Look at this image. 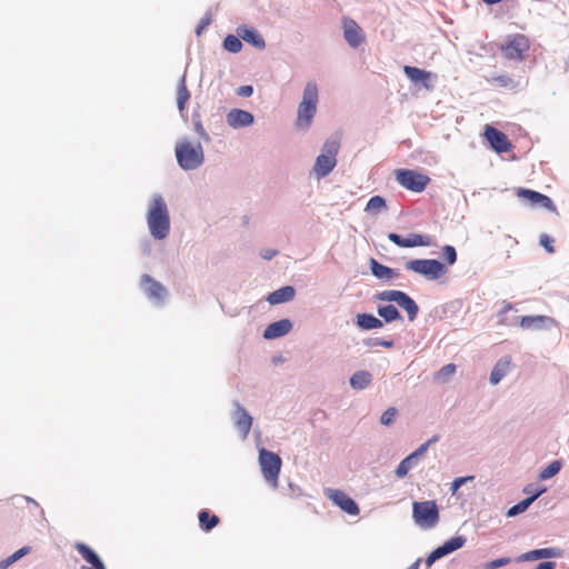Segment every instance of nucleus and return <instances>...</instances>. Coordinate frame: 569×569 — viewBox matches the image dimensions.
<instances>
[{
	"label": "nucleus",
	"mask_w": 569,
	"mask_h": 569,
	"mask_svg": "<svg viewBox=\"0 0 569 569\" xmlns=\"http://www.w3.org/2000/svg\"><path fill=\"white\" fill-rule=\"evenodd\" d=\"M398 415V409L396 407H389L380 417V423L382 426L389 427L391 426L396 417Z\"/></svg>",
	"instance_id": "45"
},
{
	"label": "nucleus",
	"mask_w": 569,
	"mask_h": 569,
	"mask_svg": "<svg viewBox=\"0 0 569 569\" xmlns=\"http://www.w3.org/2000/svg\"><path fill=\"white\" fill-rule=\"evenodd\" d=\"M296 296V289L293 286H282L280 287L279 289L277 290H273L272 292H270L266 300L271 305V306H277V305H281V303H286V302H289L291 301Z\"/></svg>",
	"instance_id": "24"
},
{
	"label": "nucleus",
	"mask_w": 569,
	"mask_h": 569,
	"mask_svg": "<svg viewBox=\"0 0 569 569\" xmlns=\"http://www.w3.org/2000/svg\"><path fill=\"white\" fill-rule=\"evenodd\" d=\"M397 306L405 310L408 316L409 321H415L419 313V306L407 292H403L401 299L398 301Z\"/></svg>",
	"instance_id": "31"
},
{
	"label": "nucleus",
	"mask_w": 569,
	"mask_h": 569,
	"mask_svg": "<svg viewBox=\"0 0 569 569\" xmlns=\"http://www.w3.org/2000/svg\"><path fill=\"white\" fill-rule=\"evenodd\" d=\"M511 369V357L503 356L501 357L496 365L493 366L489 381L491 385H498L510 371Z\"/></svg>",
	"instance_id": "25"
},
{
	"label": "nucleus",
	"mask_w": 569,
	"mask_h": 569,
	"mask_svg": "<svg viewBox=\"0 0 569 569\" xmlns=\"http://www.w3.org/2000/svg\"><path fill=\"white\" fill-rule=\"evenodd\" d=\"M481 1L487 6H495V4L502 2L503 0H481Z\"/></svg>",
	"instance_id": "60"
},
{
	"label": "nucleus",
	"mask_w": 569,
	"mask_h": 569,
	"mask_svg": "<svg viewBox=\"0 0 569 569\" xmlns=\"http://www.w3.org/2000/svg\"><path fill=\"white\" fill-rule=\"evenodd\" d=\"M318 87L310 81L303 89L302 100L298 106L297 127L309 128L317 112Z\"/></svg>",
	"instance_id": "3"
},
{
	"label": "nucleus",
	"mask_w": 569,
	"mask_h": 569,
	"mask_svg": "<svg viewBox=\"0 0 569 569\" xmlns=\"http://www.w3.org/2000/svg\"><path fill=\"white\" fill-rule=\"evenodd\" d=\"M440 440L439 435H433L429 440L421 443L416 450L405 457L395 470L397 478H405L411 468L418 463V460L428 451L429 447Z\"/></svg>",
	"instance_id": "9"
},
{
	"label": "nucleus",
	"mask_w": 569,
	"mask_h": 569,
	"mask_svg": "<svg viewBox=\"0 0 569 569\" xmlns=\"http://www.w3.org/2000/svg\"><path fill=\"white\" fill-rule=\"evenodd\" d=\"M1 562H2L4 569L9 568L11 565L14 563V561L11 559L10 556L6 559H2Z\"/></svg>",
	"instance_id": "58"
},
{
	"label": "nucleus",
	"mask_w": 569,
	"mask_h": 569,
	"mask_svg": "<svg viewBox=\"0 0 569 569\" xmlns=\"http://www.w3.org/2000/svg\"><path fill=\"white\" fill-rule=\"evenodd\" d=\"M406 269L429 281L439 280L448 272L447 266L439 259H411L406 262Z\"/></svg>",
	"instance_id": "5"
},
{
	"label": "nucleus",
	"mask_w": 569,
	"mask_h": 569,
	"mask_svg": "<svg viewBox=\"0 0 569 569\" xmlns=\"http://www.w3.org/2000/svg\"><path fill=\"white\" fill-rule=\"evenodd\" d=\"M483 136L490 148L498 154L509 152L512 149V143L508 136L492 126H486Z\"/></svg>",
	"instance_id": "12"
},
{
	"label": "nucleus",
	"mask_w": 569,
	"mask_h": 569,
	"mask_svg": "<svg viewBox=\"0 0 569 569\" xmlns=\"http://www.w3.org/2000/svg\"><path fill=\"white\" fill-rule=\"evenodd\" d=\"M388 239L393 244L400 248H415V247H429L431 246V238L427 234L411 232L403 237L397 232L388 233Z\"/></svg>",
	"instance_id": "13"
},
{
	"label": "nucleus",
	"mask_w": 569,
	"mask_h": 569,
	"mask_svg": "<svg viewBox=\"0 0 569 569\" xmlns=\"http://www.w3.org/2000/svg\"><path fill=\"white\" fill-rule=\"evenodd\" d=\"M422 559L421 558H418L415 562H412L407 569H419L420 567V563H421Z\"/></svg>",
	"instance_id": "59"
},
{
	"label": "nucleus",
	"mask_w": 569,
	"mask_h": 569,
	"mask_svg": "<svg viewBox=\"0 0 569 569\" xmlns=\"http://www.w3.org/2000/svg\"><path fill=\"white\" fill-rule=\"evenodd\" d=\"M511 562V558L501 557L483 563L482 569H498L505 567Z\"/></svg>",
	"instance_id": "47"
},
{
	"label": "nucleus",
	"mask_w": 569,
	"mask_h": 569,
	"mask_svg": "<svg viewBox=\"0 0 569 569\" xmlns=\"http://www.w3.org/2000/svg\"><path fill=\"white\" fill-rule=\"evenodd\" d=\"M340 148L338 140L328 139L321 149L320 154L316 158L313 171L318 179L325 178L332 172L337 164V154Z\"/></svg>",
	"instance_id": "4"
},
{
	"label": "nucleus",
	"mask_w": 569,
	"mask_h": 569,
	"mask_svg": "<svg viewBox=\"0 0 569 569\" xmlns=\"http://www.w3.org/2000/svg\"><path fill=\"white\" fill-rule=\"evenodd\" d=\"M258 459L263 478L273 488H277L282 466L281 458L276 452L260 448Z\"/></svg>",
	"instance_id": "6"
},
{
	"label": "nucleus",
	"mask_w": 569,
	"mask_h": 569,
	"mask_svg": "<svg viewBox=\"0 0 569 569\" xmlns=\"http://www.w3.org/2000/svg\"><path fill=\"white\" fill-rule=\"evenodd\" d=\"M192 122H193V130L199 136V138L202 139L204 142H209L211 140V138L202 126L201 116H200L199 111L192 112Z\"/></svg>",
	"instance_id": "40"
},
{
	"label": "nucleus",
	"mask_w": 569,
	"mask_h": 569,
	"mask_svg": "<svg viewBox=\"0 0 569 569\" xmlns=\"http://www.w3.org/2000/svg\"><path fill=\"white\" fill-rule=\"evenodd\" d=\"M403 292L405 291L397 290V289L383 290V291L377 292L375 295V300L385 301V302H395L397 305L398 301L401 299Z\"/></svg>",
	"instance_id": "39"
},
{
	"label": "nucleus",
	"mask_w": 569,
	"mask_h": 569,
	"mask_svg": "<svg viewBox=\"0 0 569 569\" xmlns=\"http://www.w3.org/2000/svg\"><path fill=\"white\" fill-rule=\"evenodd\" d=\"M372 373L367 370H358L349 379L350 387L353 390H365L372 382Z\"/></svg>",
	"instance_id": "30"
},
{
	"label": "nucleus",
	"mask_w": 569,
	"mask_h": 569,
	"mask_svg": "<svg viewBox=\"0 0 569 569\" xmlns=\"http://www.w3.org/2000/svg\"><path fill=\"white\" fill-rule=\"evenodd\" d=\"M457 367L455 363H448V365H445L439 371H438V377L440 378H446L448 376H451L452 373H455Z\"/></svg>",
	"instance_id": "52"
},
{
	"label": "nucleus",
	"mask_w": 569,
	"mask_h": 569,
	"mask_svg": "<svg viewBox=\"0 0 569 569\" xmlns=\"http://www.w3.org/2000/svg\"><path fill=\"white\" fill-rule=\"evenodd\" d=\"M237 34L241 38L242 41L252 46L258 50H263L266 48V41L263 37L259 33V31L248 24H241L237 28Z\"/></svg>",
	"instance_id": "22"
},
{
	"label": "nucleus",
	"mask_w": 569,
	"mask_h": 569,
	"mask_svg": "<svg viewBox=\"0 0 569 569\" xmlns=\"http://www.w3.org/2000/svg\"><path fill=\"white\" fill-rule=\"evenodd\" d=\"M515 306L511 302L503 301V306L498 312V323L507 327L519 326L520 317L517 316H508V312L513 310Z\"/></svg>",
	"instance_id": "35"
},
{
	"label": "nucleus",
	"mask_w": 569,
	"mask_h": 569,
	"mask_svg": "<svg viewBox=\"0 0 569 569\" xmlns=\"http://www.w3.org/2000/svg\"><path fill=\"white\" fill-rule=\"evenodd\" d=\"M529 49V40L525 34L508 36L501 44V51L510 60H522Z\"/></svg>",
	"instance_id": "11"
},
{
	"label": "nucleus",
	"mask_w": 569,
	"mask_h": 569,
	"mask_svg": "<svg viewBox=\"0 0 569 569\" xmlns=\"http://www.w3.org/2000/svg\"><path fill=\"white\" fill-rule=\"evenodd\" d=\"M377 313L379 318L383 321V323L403 321V316L401 315L399 309L392 303L378 305Z\"/></svg>",
	"instance_id": "28"
},
{
	"label": "nucleus",
	"mask_w": 569,
	"mask_h": 569,
	"mask_svg": "<svg viewBox=\"0 0 569 569\" xmlns=\"http://www.w3.org/2000/svg\"><path fill=\"white\" fill-rule=\"evenodd\" d=\"M22 498H23L28 503H32V505H34V506H37V507L39 506V505H38V502H37L33 498H31V497L23 496Z\"/></svg>",
	"instance_id": "62"
},
{
	"label": "nucleus",
	"mask_w": 569,
	"mask_h": 569,
	"mask_svg": "<svg viewBox=\"0 0 569 569\" xmlns=\"http://www.w3.org/2000/svg\"><path fill=\"white\" fill-rule=\"evenodd\" d=\"M403 73L413 84H419L427 90L433 89L432 78L435 76L432 72L413 66H405Z\"/></svg>",
	"instance_id": "16"
},
{
	"label": "nucleus",
	"mask_w": 569,
	"mask_h": 569,
	"mask_svg": "<svg viewBox=\"0 0 569 569\" xmlns=\"http://www.w3.org/2000/svg\"><path fill=\"white\" fill-rule=\"evenodd\" d=\"M343 38L352 49H357L365 41V33L355 20L345 18Z\"/></svg>",
	"instance_id": "18"
},
{
	"label": "nucleus",
	"mask_w": 569,
	"mask_h": 569,
	"mask_svg": "<svg viewBox=\"0 0 569 569\" xmlns=\"http://www.w3.org/2000/svg\"><path fill=\"white\" fill-rule=\"evenodd\" d=\"M198 519H199V527L204 532L211 531L220 522L219 517L217 515L212 513L208 509H201L198 512Z\"/></svg>",
	"instance_id": "32"
},
{
	"label": "nucleus",
	"mask_w": 569,
	"mask_h": 569,
	"mask_svg": "<svg viewBox=\"0 0 569 569\" xmlns=\"http://www.w3.org/2000/svg\"><path fill=\"white\" fill-rule=\"evenodd\" d=\"M369 269H370L372 276L379 280H391L392 278L399 276L398 270L380 263L375 258L369 259Z\"/></svg>",
	"instance_id": "27"
},
{
	"label": "nucleus",
	"mask_w": 569,
	"mask_h": 569,
	"mask_svg": "<svg viewBox=\"0 0 569 569\" xmlns=\"http://www.w3.org/2000/svg\"><path fill=\"white\" fill-rule=\"evenodd\" d=\"M190 97L191 94L186 83V73H183L179 79L177 86V107L182 118H184L186 104L189 101Z\"/></svg>",
	"instance_id": "29"
},
{
	"label": "nucleus",
	"mask_w": 569,
	"mask_h": 569,
	"mask_svg": "<svg viewBox=\"0 0 569 569\" xmlns=\"http://www.w3.org/2000/svg\"><path fill=\"white\" fill-rule=\"evenodd\" d=\"M556 567H557V563L555 561L547 560V561L539 562L535 567V569H556Z\"/></svg>",
	"instance_id": "56"
},
{
	"label": "nucleus",
	"mask_w": 569,
	"mask_h": 569,
	"mask_svg": "<svg viewBox=\"0 0 569 569\" xmlns=\"http://www.w3.org/2000/svg\"><path fill=\"white\" fill-rule=\"evenodd\" d=\"M292 327V321L289 318H282L269 323L263 330L262 338L266 340L279 339L288 335Z\"/></svg>",
	"instance_id": "20"
},
{
	"label": "nucleus",
	"mask_w": 569,
	"mask_h": 569,
	"mask_svg": "<svg viewBox=\"0 0 569 569\" xmlns=\"http://www.w3.org/2000/svg\"><path fill=\"white\" fill-rule=\"evenodd\" d=\"M0 569H4L2 562L0 561Z\"/></svg>",
	"instance_id": "64"
},
{
	"label": "nucleus",
	"mask_w": 569,
	"mask_h": 569,
	"mask_svg": "<svg viewBox=\"0 0 569 569\" xmlns=\"http://www.w3.org/2000/svg\"><path fill=\"white\" fill-rule=\"evenodd\" d=\"M328 498L349 516H358L360 508L355 499L340 489H327Z\"/></svg>",
	"instance_id": "15"
},
{
	"label": "nucleus",
	"mask_w": 569,
	"mask_h": 569,
	"mask_svg": "<svg viewBox=\"0 0 569 569\" xmlns=\"http://www.w3.org/2000/svg\"><path fill=\"white\" fill-rule=\"evenodd\" d=\"M253 87L251 84H243L237 88L236 92L239 97L249 98L253 94Z\"/></svg>",
	"instance_id": "51"
},
{
	"label": "nucleus",
	"mask_w": 569,
	"mask_h": 569,
	"mask_svg": "<svg viewBox=\"0 0 569 569\" xmlns=\"http://www.w3.org/2000/svg\"><path fill=\"white\" fill-rule=\"evenodd\" d=\"M530 506H531L530 501L525 498V499L518 501L516 505L508 508L506 516L508 518L517 517V516L523 513L525 511H527Z\"/></svg>",
	"instance_id": "44"
},
{
	"label": "nucleus",
	"mask_w": 569,
	"mask_h": 569,
	"mask_svg": "<svg viewBox=\"0 0 569 569\" xmlns=\"http://www.w3.org/2000/svg\"><path fill=\"white\" fill-rule=\"evenodd\" d=\"M280 360H281V357L273 359L274 362L280 361Z\"/></svg>",
	"instance_id": "63"
},
{
	"label": "nucleus",
	"mask_w": 569,
	"mask_h": 569,
	"mask_svg": "<svg viewBox=\"0 0 569 569\" xmlns=\"http://www.w3.org/2000/svg\"><path fill=\"white\" fill-rule=\"evenodd\" d=\"M396 181L405 189L420 193L430 182V178L417 170L412 169H397L395 171Z\"/></svg>",
	"instance_id": "8"
},
{
	"label": "nucleus",
	"mask_w": 569,
	"mask_h": 569,
	"mask_svg": "<svg viewBox=\"0 0 569 569\" xmlns=\"http://www.w3.org/2000/svg\"><path fill=\"white\" fill-rule=\"evenodd\" d=\"M556 325L557 321L553 318L542 315L522 316L519 319V326L522 329L548 330L555 327Z\"/></svg>",
	"instance_id": "19"
},
{
	"label": "nucleus",
	"mask_w": 569,
	"mask_h": 569,
	"mask_svg": "<svg viewBox=\"0 0 569 569\" xmlns=\"http://www.w3.org/2000/svg\"><path fill=\"white\" fill-rule=\"evenodd\" d=\"M562 466H563V462L561 459H556V460L551 461L548 466H546L545 468H542L539 471L538 479L540 481H546V480L553 478L555 476H557L560 472V470L562 469Z\"/></svg>",
	"instance_id": "36"
},
{
	"label": "nucleus",
	"mask_w": 569,
	"mask_h": 569,
	"mask_svg": "<svg viewBox=\"0 0 569 569\" xmlns=\"http://www.w3.org/2000/svg\"><path fill=\"white\" fill-rule=\"evenodd\" d=\"M387 200L379 194L372 196L365 208V211L369 214L377 216L381 210L387 209Z\"/></svg>",
	"instance_id": "37"
},
{
	"label": "nucleus",
	"mask_w": 569,
	"mask_h": 569,
	"mask_svg": "<svg viewBox=\"0 0 569 569\" xmlns=\"http://www.w3.org/2000/svg\"><path fill=\"white\" fill-rule=\"evenodd\" d=\"M233 422L241 438L246 439L252 426V417L239 402H236Z\"/></svg>",
	"instance_id": "23"
},
{
	"label": "nucleus",
	"mask_w": 569,
	"mask_h": 569,
	"mask_svg": "<svg viewBox=\"0 0 569 569\" xmlns=\"http://www.w3.org/2000/svg\"><path fill=\"white\" fill-rule=\"evenodd\" d=\"M473 476L457 477L452 480L450 491L455 495L466 482L473 480Z\"/></svg>",
	"instance_id": "48"
},
{
	"label": "nucleus",
	"mask_w": 569,
	"mask_h": 569,
	"mask_svg": "<svg viewBox=\"0 0 569 569\" xmlns=\"http://www.w3.org/2000/svg\"><path fill=\"white\" fill-rule=\"evenodd\" d=\"M174 154L178 166L184 171L196 170L204 162L201 143H192L187 138L176 143Z\"/></svg>",
	"instance_id": "2"
},
{
	"label": "nucleus",
	"mask_w": 569,
	"mask_h": 569,
	"mask_svg": "<svg viewBox=\"0 0 569 569\" xmlns=\"http://www.w3.org/2000/svg\"><path fill=\"white\" fill-rule=\"evenodd\" d=\"M243 44L238 34H227L222 41V48L230 53H238L241 51Z\"/></svg>",
	"instance_id": "38"
},
{
	"label": "nucleus",
	"mask_w": 569,
	"mask_h": 569,
	"mask_svg": "<svg viewBox=\"0 0 569 569\" xmlns=\"http://www.w3.org/2000/svg\"><path fill=\"white\" fill-rule=\"evenodd\" d=\"M212 22L211 13L208 11L206 14L200 19L198 26L196 27V34L199 37L202 31L209 27Z\"/></svg>",
	"instance_id": "49"
},
{
	"label": "nucleus",
	"mask_w": 569,
	"mask_h": 569,
	"mask_svg": "<svg viewBox=\"0 0 569 569\" xmlns=\"http://www.w3.org/2000/svg\"><path fill=\"white\" fill-rule=\"evenodd\" d=\"M467 542V538L462 535H456L448 540H446L442 545L438 546L440 552L443 557L461 549Z\"/></svg>",
	"instance_id": "33"
},
{
	"label": "nucleus",
	"mask_w": 569,
	"mask_h": 569,
	"mask_svg": "<svg viewBox=\"0 0 569 569\" xmlns=\"http://www.w3.org/2000/svg\"><path fill=\"white\" fill-rule=\"evenodd\" d=\"M441 258L443 259V263L448 266H453L458 260V253L453 246L446 244L441 249Z\"/></svg>",
	"instance_id": "42"
},
{
	"label": "nucleus",
	"mask_w": 569,
	"mask_h": 569,
	"mask_svg": "<svg viewBox=\"0 0 569 569\" xmlns=\"http://www.w3.org/2000/svg\"><path fill=\"white\" fill-rule=\"evenodd\" d=\"M562 549L558 547L538 548L529 550L516 558L517 562L536 561L562 557Z\"/></svg>",
	"instance_id": "17"
},
{
	"label": "nucleus",
	"mask_w": 569,
	"mask_h": 569,
	"mask_svg": "<svg viewBox=\"0 0 569 569\" xmlns=\"http://www.w3.org/2000/svg\"><path fill=\"white\" fill-rule=\"evenodd\" d=\"M150 234L156 240H163L170 232L168 206L161 194H154L147 213Z\"/></svg>",
	"instance_id": "1"
},
{
	"label": "nucleus",
	"mask_w": 569,
	"mask_h": 569,
	"mask_svg": "<svg viewBox=\"0 0 569 569\" xmlns=\"http://www.w3.org/2000/svg\"><path fill=\"white\" fill-rule=\"evenodd\" d=\"M140 286L147 297L158 303H163L168 296L166 287L150 274L144 273L141 276Z\"/></svg>",
	"instance_id": "14"
},
{
	"label": "nucleus",
	"mask_w": 569,
	"mask_h": 569,
	"mask_svg": "<svg viewBox=\"0 0 569 569\" xmlns=\"http://www.w3.org/2000/svg\"><path fill=\"white\" fill-rule=\"evenodd\" d=\"M522 491L527 495L526 499L532 505L535 500L547 491V488L545 486L536 487L533 483H528Z\"/></svg>",
	"instance_id": "41"
},
{
	"label": "nucleus",
	"mask_w": 569,
	"mask_h": 569,
	"mask_svg": "<svg viewBox=\"0 0 569 569\" xmlns=\"http://www.w3.org/2000/svg\"><path fill=\"white\" fill-rule=\"evenodd\" d=\"M363 346L368 348L375 347H383V348H392L395 346V341L392 339H383L378 337H369L363 339Z\"/></svg>",
	"instance_id": "43"
},
{
	"label": "nucleus",
	"mask_w": 569,
	"mask_h": 569,
	"mask_svg": "<svg viewBox=\"0 0 569 569\" xmlns=\"http://www.w3.org/2000/svg\"><path fill=\"white\" fill-rule=\"evenodd\" d=\"M555 239L549 236L548 233H541L539 237V244L548 252L553 253L555 252Z\"/></svg>",
	"instance_id": "46"
},
{
	"label": "nucleus",
	"mask_w": 569,
	"mask_h": 569,
	"mask_svg": "<svg viewBox=\"0 0 569 569\" xmlns=\"http://www.w3.org/2000/svg\"><path fill=\"white\" fill-rule=\"evenodd\" d=\"M31 551V547L29 546H23L21 547L20 549H18L17 551H14L10 557L11 559L17 562L18 560H20L22 557L27 556L29 552Z\"/></svg>",
	"instance_id": "53"
},
{
	"label": "nucleus",
	"mask_w": 569,
	"mask_h": 569,
	"mask_svg": "<svg viewBox=\"0 0 569 569\" xmlns=\"http://www.w3.org/2000/svg\"><path fill=\"white\" fill-rule=\"evenodd\" d=\"M415 522L425 529L433 528L439 521V509L435 500L415 501L412 505Z\"/></svg>",
	"instance_id": "7"
},
{
	"label": "nucleus",
	"mask_w": 569,
	"mask_h": 569,
	"mask_svg": "<svg viewBox=\"0 0 569 569\" xmlns=\"http://www.w3.org/2000/svg\"><path fill=\"white\" fill-rule=\"evenodd\" d=\"M441 558H443V556L440 552L439 548L436 547L431 552L428 553L425 561L427 567H431L436 561H438Z\"/></svg>",
	"instance_id": "50"
},
{
	"label": "nucleus",
	"mask_w": 569,
	"mask_h": 569,
	"mask_svg": "<svg viewBox=\"0 0 569 569\" xmlns=\"http://www.w3.org/2000/svg\"><path fill=\"white\" fill-rule=\"evenodd\" d=\"M151 241L149 239H144L141 241V251L144 256H149L151 253Z\"/></svg>",
	"instance_id": "57"
},
{
	"label": "nucleus",
	"mask_w": 569,
	"mask_h": 569,
	"mask_svg": "<svg viewBox=\"0 0 569 569\" xmlns=\"http://www.w3.org/2000/svg\"><path fill=\"white\" fill-rule=\"evenodd\" d=\"M355 325L362 331H369L383 328V321L369 312L357 313Z\"/></svg>",
	"instance_id": "26"
},
{
	"label": "nucleus",
	"mask_w": 569,
	"mask_h": 569,
	"mask_svg": "<svg viewBox=\"0 0 569 569\" xmlns=\"http://www.w3.org/2000/svg\"><path fill=\"white\" fill-rule=\"evenodd\" d=\"M516 194L531 208H541L549 212L558 213L555 202L547 194L528 188H518Z\"/></svg>",
	"instance_id": "10"
},
{
	"label": "nucleus",
	"mask_w": 569,
	"mask_h": 569,
	"mask_svg": "<svg viewBox=\"0 0 569 569\" xmlns=\"http://www.w3.org/2000/svg\"><path fill=\"white\" fill-rule=\"evenodd\" d=\"M81 569H107V568H106V565H98V566H90V567L82 566Z\"/></svg>",
	"instance_id": "61"
},
{
	"label": "nucleus",
	"mask_w": 569,
	"mask_h": 569,
	"mask_svg": "<svg viewBox=\"0 0 569 569\" xmlns=\"http://www.w3.org/2000/svg\"><path fill=\"white\" fill-rule=\"evenodd\" d=\"M279 253L278 250L276 249H264L261 251L260 256L262 257V259L264 260H271L273 259L277 254Z\"/></svg>",
	"instance_id": "54"
},
{
	"label": "nucleus",
	"mask_w": 569,
	"mask_h": 569,
	"mask_svg": "<svg viewBox=\"0 0 569 569\" xmlns=\"http://www.w3.org/2000/svg\"><path fill=\"white\" fill-rule=\"evenodd\" d=\"M74 548L90 566L104 565L100 556L87 543L77 542Z\"/></svg>",
	"instance_id": "34"
},
{
	"label": "nucleus",
	"mask_w": 569,
	"mask_h": 569,
	"mask_svg": "<svg viewBox=\"0 0 569 569\" xmlns=\"http://www.w3.org/2000/svg\"><path fill=\"white\" fill-rule=\"evenodd\" d=\"M496 82L501 87H508L512 79L509 76L502 74L496 78Z\"/></svg>",
	"instance_id": "55"
},
{
	"label": "nucleus",
	"mask_w": 569,
	"mask_h": 569,
	"mask_svg": "<svg viewBox=\"0 0 569 569\" xmlns=\"http://www.w3.org/2000/svg\"><path fill=\"white\" fill-rule=\"evenodd\" d=\"M227 123L233 129L247 128L254 123V116L247 110L233 108L227 113Z\"/></svg>",
	"instance_id": "21"
}]
</instances>
